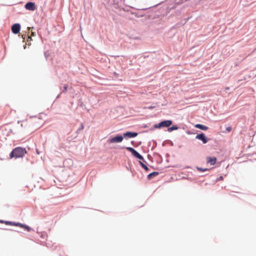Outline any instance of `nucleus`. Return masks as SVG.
<instances>
[{
    "label": "nucleus",
    "instance_id": "nucleus-55",
    "mask_svg": "<svg viewBox=\"0 0 256 256\" xmlns=\"http://www.w3.org/2000/svg\"><path fill=\"white\" fill-rule=\"evenodd\" d=\"M114 74H116V72H114Z\"/></svg>",
    "mask_w": 256,
    "mask_h": 256
},
{
    "label": "nucleus",
    "instance_id": "nucleus-36",
    "mask_svg": "<svg viewBox=\"0 0 256 256\" xmlns=\"http://www.w3.org/2000/svg\"><path fill=\"white\" fill-rule=\"evenodd\" d=\"M155 130L154 127V126H153L152 127H151V128H150V131H152V130Z\"/></svg>",
    "mask_w": 256,
    "mask_h": 256
},
{
    "label": "nucleus",
    "instance_id": "nucleus-54",
    "mask_svg": "<svg viewBox=\"0 0 256 256\" xmlns=\"http://www.w3.org/2000/svg\"><path fill=\"white\" fill-rule=\"evenodd\" d=\"M68 161H70V162H72V160H70V159H68Z\"/></svg>",
    "mask_w": 256,
    "mask_h": 256
},
{
    "label": "nucleus",
    "instance_id": "nucleus-40",
    "mask_svg": "<svg viewBox=\"0 0 256 256\" xmlns=\"http://www.w3.org/2000/svg\"><path fill=\"white\" fill-rule=\"evenodd\" d=\"M142 127H143L144 128H148V124H144V125L143 126H142Z\"/></svg>",
    "mask_w": 256,
    "mask_h": 256
},
{
    "label": "nucleus",
    "instance_id": "nucleus-3",
    "mask_svg": "<svg viewBox=\"0 0 256 256\" xmlns=\"http://www.w3.org/2000/svg\"><path fill=\"white\" fill-rule=\"evenodd\" d=\"M120 148L121 149H126L127 150H128L132 154L134 157L140 160V161L142 160L143 162L146 164V162L145 160L144 156L133 148L130 146H122Z\"/></svg>",
    "mask_w": 256,
    "mask_h": 256
},
{
    "label": "nucleus",
    "instance_id": "nucleus-30",
    "mask_svg": "<svg viewBox=\"0 0 256 256\" xmlns=\"http://www.w3.org/2000/svg\"><path fill=\"white\" fill-rule=\"evenodd\" d=\"M130 143L134 146L136 147V144L134 140L131 141Z\"/></svg>",
    "mask_w": 256,
    "mask_h": 256
},
{
    "label": "nucleus",
    "instance_id": "nucleus-47",
    "mask_svg": "<svg viewBox=\"0 0 256 256\" xmlns=\"http://www.w3.org/2000/svg\"><path fill=\"white\" fill-rule=\"evenodd\" d=\"M8 230H12V231H15L14 230H13L12 229H8ZM16 231L18 232H19L18 231H16Z\"/></svg>",
    "mask_w": 256,
    "mask_h": 256
},
{
    "label": "nucleus",
    "instance_id": "nucleus-31",
    "mask_svg": "<svg viewBox=\"0 0 256 256\" xmlns=\"http://www.w3.org/2000/svg\"><path fill=\"white\" fill-rule=\"evenodd\" d=\"M148 158L150 160H152V158L150 154H148L147 156Z\"/></svg>",
    "mask_w": 256,
    "mask_h": 256
},
{
    "label": "nucleus",
    "instance_id": "nucleus-50",
    "mask_svg": "<svg viewBox=\"0 0 256 256\" xmlns=\"http://www.w3.org/2000/svg\"><path fill=\"white\" fill-rule=\"evenodd\" d=\"M41 237H42V238H44V234H42Z\"/></svg>",
    "mask_w": 256,
    "mask_h": 256
},
{
    "label": "nucleus",
    "instance_id": "nucleus-53",
    "mask_svg": "<svg viewBox=\"0 0 256 256\" xmlns=\"http://www.w3.org/2000/svg\"><path fill=\"white\" fill-rule=\"evenodd\" d=\"M28 40L30 39V40H32V38H28Z\"/></svg>",
    "mask_w": 256,
    "mask_h": 256
},
{
    "label": "nucleus",
    "instance_id": "nucleus-33",
    "mask_svg": "<svg viewBox=\"0 0 256 256\" xmlns=\"http://www.w3.org/2000/svg\"><path fill=\"white\" fill-rule=\"evenodd\" d=\"M142 144V142H138V143L136 144V147L140 146Z\"/></svg>",
    "mask_w": 256,
    "mask_h": 256
},
{
    "label": "nucleus",
    "instance_id": "nucleus-45",
    "mask_svg": "<svg viewBox=\"0 0 256 256\" xmlns=\"http://www.w3.org/2000/svg\"><path fill=\"white\" fill-rule=\"evenodd\" d=\"M190 18H185V20H186V22H188V21L189 20V19H190Z\"/></svg>",
    "mask_w": 256,
    "mask_h": 256
},
{
    "label": "nucleus",
    "instance_id": "nucleus-48",
    "mask_svg": "<svg viewBox=\"0 0 256 256\" xmlns=\"http://www.w3.org/2000/svg\"><path fill=\"white\" fill-rule=\"evenodd\" d=\"M134 39H136V40H138V39H140V38H138V37H136V38H134Z\"/></svg>",
    "mask_w": 256,
    "mask_h": 256
},
{
    "label": "nucleus",
    "instance_id": "nucleus-18",
    "mask_svg": "<svg viewBox=\"0 0 256 256\" xmlns=\"http://www.w3.org/2000/svg\"><path fill=\"white\" fill-rule=\"evenodd\" d=\"M139 164L141 167L144 168L146 172L150 171V168H148V166L142 162L139 161Z\"/></svg>",
    "mask_w": 256,
    "mask_h": 256
},
{
    "label": "nucleus",
    "instance_id": "nucleus-11",
    "mask_svg": "<svg viewBox=\"0 0 256 256\" xmlns=\"http://www.w3.org/2000/svg\"><path fill=\"white\" fill-rule=\"evenodd\" d=\"M194 127L196 128H198L200 130H207L208 129V127L204 126V124H196L194 125Z\"/></svg>",
    "mask_w": 256,
    "mask_h": 256
},
{
    "label": "nucleus",
    "instance_id": "nucleus-10",
    "mask_svg": "<svg viewBox=\"0 0 256 256\" xmlns=\"http://www.w3.org/2000/svg\"><path fill=\"white\" fill-rule=\"evenodd\" d=\"M24 8L27 10L34 11L36 8V6L34 2H28L24 5Z\"/></svg>",
    "mask_w": 256,
    "mask_h": 256
},
{
    "label": "nucleus",
    "instance_id": "nucleus-27",
    "mask_svg": "<svg viewBox=\"0 0 256 256\" xmlns=\"http://www.w3.org/2000/svg\"><path fill=\"white\" fill-rule=\"evenodd\" d=\"M154 156H159L160 158H162V156H160L158 153V152H154Z\"/></svg>",
    "mask_w": 256,
    "mask_h": 256
},
{
    "label": "nucleus",
    "instance_id": "nucleus-14",
    "mask_svg": "<svg viewBox=\"0 0 256 256\" xmlns=\"http://www.w3.org/2000/svg\"><path fill=\"white\" fill-rule=\"evenodd\" d=\"M120 3L119 0H108L107 4L108 6H112L113 5H116Z\"/></svg>",
    "mask_w": 256,
    "mask_h": 256
},
{
    "label": "nucleus",
    "instance_id": "nucleus-17",
    "mask_svg": "<svg viewBox=\"0 0 256 256\" xmlns=\"http://www.w3.org/2000/svg\"><path fill=\"white\" fill-rule=\"evenodd\" d=\"M119 4L120 3H118V4H116V5H113V6H110V7L113 9V10L114 12H116V10L118 8H120V10H122L124 11H125V12L126 11L124 8H120Z\"/></svg>",
    "mask_w": 256,
    "mask_h": 256
},
{
    "label": "nucleus",
    "instance_id": "nucleus-32",
    "mask_svg": "<svg viewBox=\"0 0 256 256\" xmlns=\"http://www.w3.org/2000/svg\"><path fill=\"white\" fill-rule=\"evenodd\" d=\"M156 124H157V128L160 129L161 128H160V123Z\"/></svg>",
    "mask_w": 256,
    "mask_h": 256
},
{
    "label": "nucleus",
    "instance_id": "nucleus-37",
    "mask_svg": "<svg viewBox=\"0 0 256 256\" xmlns=\"http://www.w3.org/2000/svg\"><path fill=\"white\" fill-rule=\"evenodd\" d=\"M155 130L154 127V126H153L152 127H151V128H150V131H152V130Z\"/></svg>",
    "mask_w": 256,
    "mask_h": 256
},
{
    "label": "nucleus",
    "instance_id": "nucleus-41",
    "mask_svg": "<svg viewBox=\"0 0 256 256\" xmlns=\"http://www.w3.org/2000/svg\"><path fill=\"white\" fill-rule=\"evenodd\" d=\"M153 126H154V128H155V129H158V128H157V124H154Z\"/></svg>",
    "mask_w": 256,
    "mask_h": 256
},
{
    "label": "nucleus",
    "instance_id": "nucleus-49",
    "mask_svg": "<svg viewBox=\"0 0 256 256\" xmlns=\"http://www.w3.org/2000/svg\"><path fill=\"white\" fill-rule=\"evenodd\" d=\"M169 156H170V155H169V154H166V157Z\"/></svg>",
    "mask_w": 256,
    "mask_h": 256
},
{
    "label": "nucleus",
    "instance_id": "nucleus-26",
    "mask_svg": "<svg viewBox=\"0 0 256 256\" xmlns=\"http://www.w3.org/2000/svg\"><path fill=\"white\" fill-rule=\"evenodd\" d=\"M178 3H183L184 2L189 1V0H176Z\"/></svg>",
    "mask_w": 256,
    "mask_h": 256
},
{
    "label": "nucleus",
    "instance_id": "nucleus-5",
    "mask_svg": "<svg viewBox=\"0 0 256 256\" xmlns=\"http://www.w3.org/2000/svg\"><path fill=\"white\" fill-rule=\"evenodd\" d=\"M124 138L123 134H117L114 136H110L107 142L108 144L120 143L123 140Z\"/></svg>",
    "mask_w": 256,
    "mask_h": 256
},
{
    "label": "nucleus",
    "instance_id": "nucleus-13",
    "mask_svg": "<svg viewBox=\"0 0 256 256\" xmlns=\"http://www.w3.org/2000/svg\"><path fill=\"white\" fill-rule=\"evenodd\" d=\"M78 106L82 108L84 110H88L86 109V106L82 102V98H80L78 100Z\"/></svg>",
    "mask_w": 256,
    "mask_h": 256
},
{
    "label": "nucleus",
    "instance_id": "nucleus-29",
    "mask_svg": "<svg viewBox=\"0 0 256 256\" xmlns=\"http://www.w3.org/2000/svg\"><path fill=\"white\" fill-rule=\"evenodd\" d=\"M186 134H194L195 133L191 130H188L186 132Z\"/></svg>",
    "mask_w": 256,
    "mask_h": 256
},
{
    "label": "nucleus",
    "instance_id": "nucleus-9",
    "mask_svg": "<svg viewBox=\"0 0 256 256\" xmlns=\"http://www.w3.org/2000/svg\"><path fill=\"white\" fill-rule=\"evenodd\" d=\"M21 28V26L19 23H15L12 26V32L14 34H18L20 32Z\"/></svg>",
    "mask_w": 256,
    "mask_h": 256
},
{
    "label": "nucleus",
    "instance_id": "nucleus-51",
    "mask_svg": "<svg viewBox=\"0 0 256 256\" xmlns=\"http://www.w3.org/2000/svg\"><path fill=\"white\" fill-rule=\"evenodd\" d=\"M32 36H34V35H35V34H34V32H32Z\"/></svg>",
    "mask_w": 256,
    "mask_h": 256
},
{
    "label": "nucleus",
    "instance_id": "nucleus-52",
    "mask_svg": "<svg viewBox=\"0 0 256 256\" xmlns=\"http://www.w3.org/2000/svg\"><path fill=\"white\" fill-rule=\"evenodd\" d=\"M24 48L25 49L26 48V45H24Z\"/></svg>",
    "mask_w": 256,
    "mask_h": 256
},
{
    "label": "nucleus",
    "instance_id": "nucleus-35",
    "mask_svg": "<svg viewBox=\"0 0 256 256\" xmlns=\"http://www.w3.org/2000/svg\"><path fill=\"white\" fill-rule=\"evenodd\" d=\"M155 130L154 127V126H153L152 127H151V128H150V131H152V130Z\"/></svg>",
    "mask_w": 256,
    "mask_h": 256
},
{
    "label": "nucleus",
    "instance_id": "nucleus-16",
    "mask_svg": "<svg viewBox=\"0 0 256 256\" xmlns=\"http://www.w3.org/2000/svg\"><path fill=\"white\" fill-rule=\"evenodd\" d=\"M179 128L180 127L176 124L172 125L171 126L168 127V131L170 132L174 130H178Z\"/></svg>",
    "mask_w": 256,
    "mask_h": 256
},
{
    "label": "nucleus",
    "instance_id": "nucleus-12",
    "mask_svg": "<svg viewBox=\"0 0 256 256\" xmlns=\"http://www.w3.org/2000/svg\"><path fill=\"white\" fill-rule=\"evenodd\" d=\"M217 158L214 156L208 157L207 162L210 164V165H214L216 162Z\"/></svg>",
    "mask_w": 256,
    "mask_h": 256
},
{
    "label": "nucleus",
    "instance_id": "nucleus-34",
    "mask_svg": "<svg viewBox=\"0 0 256 256\" xmlns=\"http://www.w3.org/2000/svg\"><path fill=\"white\" fill-rule=\"evenodd\" d=\"M166 142H167V140H164V141L162 142V146H166Z\"/></svg>",
    "mask_w": 256,
    "mask_h": 256
},
{
    "label": "nucleus",
    "instance_id": "nucleus-20",
    "mask_svg": "<svg viewBox=\"0 0 256 256\" xmlns=\"http://www.w3.org/2000/svg\"><path fill=\"white\" fill-rule=\"evenodd\" d=\"M68 88V85L67 84H64L62 88V87L60 88V90H62V92L64 93H65L67 92Z\"/></svg>",
    "mask_w": 256,
    "mask_h": 256
},
{
    "label": "nucleus",
    "instance_id": "nucleus-44",
    "mask_svg": "<svg viewBox=\"0 0 256 256\" xmlns=\"http://www.w3.org/2000/svg\"><path fill=\"white\" fill-rule=\"evenodd\" d=\"M44 56H45L46 58H47L48 55H47L46 52H44Z\"/></svg>",
    "mask_w": 256,
    "mask_h": 256
},
{
    "label": "nucleus",
    "instance_id": "nucleus-8",
    "mask_svg": "<svg viewBox=\"0 0 256 256\" xmlns=\"http://www.w3.org/2000/svg\"><path fill=\"white\" fill-rule=\"evenodd\" d=\"M172 120H164L160 121L159 123L160 125L161 128H167L172 126Z\"/></svg>",
    "mask_w": 256,
    "mask_h": 256
},
{
    "label": "nucleus",
    "instance_id": "nucleus-22",
    "mask_svg": "<svg viewBox=\"0 0 256 256\" xmlns=\"http://www.w3.org/2000/svg\"><path fill=\"white\" fill-rule=\"evenodd\" d=\"M152 142H153V145L151 148V150H153L157 146V142L155 140H152Z\"/></svg>",
    "mask_w": 256,
    "mask_h": 256
},
{
    "label": "nucleus",
    "instance_id": "nucleus-1",
    "mask_svg": "<svg viewBox=\"0 0 256 256\" xmlns=\"http://www.w3.org/2000/svg\"><path fill=\"white\" fill-rule=\"evenodd\" d=\"M28 152L25 148L17 146L13 148L9 154L10 158L16 159L23 158Z\"/></svg>",
    "mask_w": 256,
    "mask_h": 256
},
{
    "label": "nucleus",
    "instance_id": "nucleus-42",
    "mask_svg": "<svg viewBox=\"0 0 256 256\" xmlns=\"http://www.w3.org/2000/svg\"><path fill=\"white\" fill-rule=\"evenodd\" d=\"M152 7V6L150 7V8H142V10H148V9Z\"/></svg>",
    "mask_w": 256,
    "mask_h": 256
},
{
    "label": "nucleus",
    "instance_id": "nucleus-19",
    "mask_svg": "<svg viewBox=\"0 0 256 256\" xmlns=\"http://www.w3.org/2000/svg\"><path fill=\"white\" fill-rule=\"evenodd\" d=\"M196 168L198 170L201 172H204L208 171L210 170V168H202L201 167H199L198 166H196Z\"/></svg>",
    "mask_w": 256,
    "mask_h": 256
},
{
    "label": "nucleus",
    "instance_id": "nucleus-57",
    "mask_svg": "<svg viewBox=\"0 0 256 256\" xmlns=\"http://www.w3.org/2000/svg\"><path fill=\"white\" fill-rule=\"evenodd\" d=\"M204 176V175H201V176Z\"/></svg>",
    "mask_w": 256,
    "mask_h": 256
},
{
    "label": "nucleus",
    "instance_id": "nucleus-25",
    "mask_svg": "<svg viewBox=\"0 0 256 256\" xmlns=\"http://www.w3.org/2000/svg\"><path fill=\"white\" fill-rule=\"evenodd\" d=\"M232 130V128L231 126H228L226 128V131L228 132H230Z\"/></svg>",
    "mask_w": 256,
    "mask_h": 256
},
{
    "label": "nucleus",
    "instance_id": "nucleus-15",
    "mask_svg": "<svg viewBox=\"0 0 256 256\" xmlns=\"http://www.w3.org/2000/svg\"><path fill=\"white\" fill-rule=\"evenodd\" d=\"M159 174V172H152L150 173L148 176H147V178L148 180H150L152 179V178L154 177V176H157Z\"/></svg>",
    "mask_w": 256,
    "mask_h": 256
},
{
    "label": "nucleus",
    "instance_id": "nucleus-23",
    "mask_svg": "<svg viewBox=\"0 0 256 256\" xmlns=\"http://www.w3.org/2000/svg\"><path fill=\"white\" fill-rule=\"evenodd\" d=\"M224 180V177L222 176H220L219 177L216 178V182H219L220 180Z\"/></svg>",
    "mask_w": 256,
    "mask_h": 256
},
{
    "label": "nucleus",
    "instance_id": "nucleus-21",
    "mask_svg": "<svg viewBox=\"0 0 256 256\" xmlns=\"http://www.w3.org/2000/svg\"><path fill=\"white\" fill-rule=\"evenodd\" d=\"M84 126L82 123H81L79 128L76 131V134H78L80 130H82L84 129Z\"/></svg>",
    "mask_w": 256,
    "mask_h": 256
},
{
    "label": "nucleus",
    "instance_id": "nucleus-28",
    "mask_svg": "<svg viewBox=\"0 0 256 256\" xmlns=\"http://www.w3.org/2000/svg\"><path fill=\"white\" fill-rule=\"evenodd\" d=\"M167 142H168L170 146H174V142L171 140H167Z\"/></svg>",
    "mask_w": 256,
    "mask_h": 256
},
{
    "label": "nucleus",
    "instance_id": "nucleus-39",
    "mask_svg": "<svg viewBox=\"0 0 256 256\" xmlns=\"http://www.w3.org/2000/svg\"><path fill=\"white\" fill-rule=\"evenodd\" d=\"M36 150L37 154H40V152L38 150V148H36Z\"/></svg>",
    "mask_w": 256,
    "mask_h": 256
},
{
    "label": "nucleus",
    "instance_id": "nucleus-24",
    "mask_svg": "<svg viewBox=\"0 0 256 256\" xmlns=\"http://www.w3.org/2000/svg\"><path fill=\"white\" fill-rule=\"evenodd\" d=\"M155 108H156V106H150L146 107V108L149 109V110H152Z\"/></svg>",
    "mask_w": 256,
    "mask_h": 256
},
{
    "label": "nucleus",
    "instance_id": "nucleus-38",
    "mask_svg": "<svg viewBox=\"0 0 256 256\" xmlns=\"http://www.w3.org/2000/svg\"><path fill=\"white\" fill-rule=\"evenodd\" d=\"M151 144H152V141H150V142H148V147H150V146H151Z\"/></svg>",
    "mask_w": 256,
    "mask_h": 256
},
{
    "label": "nucleus",
    "instance_id": "nucleus-7",
    "mask_svg": "<svg viewBox=\"0 0 256 256\" xmlns=\"http://www.w3.org/2000/svg\"><path fill=\"white\" fill-rule=\"evenodd\" d=\"M138 135V132H135L127 131L123 134V137L125 138H134Z\"/></svg>",
    "mask_w": 256,
    "mask_h": 256
},
{
    "label": "nucleus",
    "instance_id": "nucleus-46",
    "mask_svg": "<svg viewBox=\"0 0 256 256\" xmlns=\"http://www.w3.org/2000/svg\"><path fill=\"white\" fill-rule=\"evenodd\" d=\"M60 94H58V95L57 96H56V98H58L60 97Z\"/></svg>",
    "mask_w": 256,
    "mask_h": 256
},
{
    "label": "nucleus",
    "instance_id": "nucleus-43",
    "mask_svg": "<svg viewBox=\"0 0 256 256\" xmlns=\"http://www.w3.org/2000/svg\"><path fill=\"white\" fill-rule=\"evenodd\" d=\"M148 56H147V55H144V58H148Z\"/></svg>",
    "mask_w": 256,
    "mask_h": 256
},
{
    "label": "nucleus",
    "instance_id": "nucleus-56",
    "mask_svg": "<svg viewBox=\"0 0 256 256\" xmlns=\"http://www.w3.org/2000/svg\"><path fill=\"white\" fill-rule=\"evenodd\" d=\"M156 6V5H154V6H153L152 7H155V6Z\"/></svg>",
    "mask_w": 256,
    "mask_h": 256
},
{
    "label": "nucleus",
    "instance_id": "nucleus-4",
    "mask_svg": "<svg viewBox=\"0 0 256 256\" xmlns=\"http://www.w3.org/2000/svg\"><path fill=\"white\" fill-rule=\"evenodd\" d=\"M120 148L121 149H126L127 150H128L132 154L134 157L140 160V161L142 160L143 162L146 164V162L145 160L144 156L133 148L130 146H122Z\"/></svg>",
    "mask_w": 256,
    "mask_h": 256
},
{
    "label": "nucleus",
    "instance_id": "nucleus-2",
    "mask_svg": "<svg viewBox=\"0 0 256 256\" xmlns=\"http://www.w3.org/2000/svg\"><path fill=\"white\" fill-rule=\"evenodd\" d=\"M0 223L5 224L6 225L20 226V228H24L25 230H26L28 232H30L32 230V228L24 224H22V223H20L19 222H11V221L0 220Z\"/></svg>",
    "mask_w": 256,
    "mask_h": 256
},
{
    "label": "nucleus",
    "instance_id": "nucleus-6",
    "mask_svg": "<svg viewBox=\"0 0 256 256\" xmlns=\"http://www.w3.org/2000/svg\"><path fill=\"white\" fill-rule=\"evenodd\" d=\"M196 139L202 141L203 144H206L210 140V138H208L206 136L205 134L202 132L198 134L196 136Z\"/></svg>",
    "mask_w": 256,
    "mask_h": 256
}]
</instances>
